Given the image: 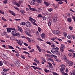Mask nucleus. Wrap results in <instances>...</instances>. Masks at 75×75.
<instances>
[{
	"mask_svg": "<svg viewBox=\"0 0 75 75\" xmlns=\"http://www.w3.org/2000/svg\"><path fill=\"white\" fill-rule=\"evenodd\" d=\"M58 50H59V48L58 47H56L55 48H52L51 50V51L53 54H56V53L58 52Z\"/></svg>",
	"mask_w": 75,
	"mask_h": 75,
	"instance_id": "obj_1",
	"label": "nucleus"
},
{
	"mask_svg": "<svg viewBox=\"0 0 75 75\" xmlns=\"http://www.w3.org/2000/svg\"><path fill=\"white\" fill-rule=\"evenodd\" d=\"M57 19H58V16L56 15L53 18V21L54 23H55L57 21Z\"/></svg>",
	"mask_w": 75,
	"mask_h": 75,
	"instance_id": "obj_2",
	"label": "nucleus"
},
{
	"mask_svg": "<svg viewBox=\"0 0 75 75\" xmlns=\"http://www.w3.org/2000/svg\"><path fill=\"white\" fill-rule=\"evenodd\" d=\"M14 64L17 67H19L20 66V64L17 61H15L14 62Z\"/></svg>",
	"mask_w": 75,
	"mask_h": 75,
	"instance_id": "obj_3",
	"label": "nucleus"
},
{
	"mask_svg": "<svg viewBox=\"0 0 75 75\" xmlns=\"http://www.w3.org/2000/svg\"><path fill=\"white\" fill-rule=\"evenodd\" d=\"M31 23L30 22L28 21L26 23V26L28 27H31Z\"/></svg>",
	"mask_w": 75,
	"mask_h": 75,
	"instance_id": "obj_4",
	"label": "nucleus"
},
{
	"mask_svg": "<svg viewBox=\"0 0 75 75\" xmlns=\"http://www.w3.org/2000/svg\"><path fill=\"white\" fill-rule=\"evenodd\" d=\"M18 42H17V43L20 45V46H21L22 45V44H23V41H21L20 40H18Z\"/></svg>",
	"mask_w": 75,
	"mask_h": 75,
	"instance_id": "obj_5",
	"label": "nucleus"
},
{
	"mask_svg": "<svg viewBox=\"0 0 75 75\" xmlns=\"http://www.w3.org/2000/svg\"><path fill=\"white\" fill-rule=\"evenodd\" d=\"M53 33L54 34H57V35H59V33H60V32L59 31V30H56V31H54L53 32Z\"/></svg>",
	"mask_w": 75,
	"mask_h": 75,
	"instance_id": "obj_6",
	"label": "nucleus"
},
{
	"mask_svg": "<svg viewBox=\"0 0 75 75\" xmlns=\"http://www.w3.org/2000/svg\"><path fill=\"white\" fill-rule=\"evenodd\" d=\"M44 3L45 6H49L50 5V3L47 2V1H44Z\"/></svg>",
	"mask_w": 75,
	"mask_h": 75,
	"instance_id": "obj_7",
	"label": "nucleus"
},
{
	"mask_svg": "<svg viewBox=\"0 0 75 75\" xmlns=\"http://www.w3.org/2000/svg\"><path fill=\"white\" fill-rule=\"evenodd\" d=\"M52 20H50L48 22V25L49 26H51V24H52Z\"/></svg>",
	"mask_w": 75,
	"mask_h": 75,
	"instance_id": "obj_8",
	"label": "nucleus"
},
{
	"mask_svg": "<svg viewBox=\"0 0 75 75\" xmlns=\"http://www.w3.org/2000/svg\"><path fill=\"white\" fill-rule=\"evenodd\" d=\"M18 31L21 32V33H23V30L21 29V27H20L19 26H18Z\"/></svg>",
	"mask_w": 75,
	"mask_h": 75,
	"instance_id": "obj_9",
	"label": "nucleus"
},
{
	"mask_svg": "<svg viewBox=\"0 0 75 75\" xmlns=\"http://www.w3.org/2000/svg\"><path fill=\"white\" fill-rule=\"evenodd\" d=\"M64 70H65V67H62L60 69L61 72L62 73H64Z\"/></svg>",
	"mask_w": 75,
	"mask_h": 75,
	"instance_id": "obj_10",
	"label": "nucleus"
},
{
	"mask_svg": "<svg viewBox=\"0 0 75 75\" xmlns=\"http://www.w3.org/2000/svg\"><path fill=\"white\" fill-rule=\"evenodd\" d=\"M30 10H32V11H37V9L36 8H31V7L30 8Z\"/></svg>",
	"mask_w": 75,
	"mask_h": 75,
	"instance_id": "obj_11",
	"label": "nucleus"
},
{
	"mask_svg": "<svg viewBox=\"0 0 75 75\" xmlns=\"http://www.w3.org/2000/svg\"><path fill=\"white\" fill-rule=\"evenodd\" d=\"M9 12L13 16H16V14L13 12L12 11H9Z\"/></svg>",
	"mask_w": 75,
	"mask_h": 75,
	"instance_id": "obj_12",
	"label": "nucleus"
},
{
	"mask_svg": "<svg viewBox=\"0 0 75 75\" xmlns=\"http://www.w3.org/2000/svg\"><path fill=\"white\" fill-rule=\"evenodd\" d=\"M41 36L42 38H44L45 37V35L44 33H42L41 34Z\"/></svg>",
	"mask_w": 75,
	"mask_h": 75,
	"instance_id": "obj_13",
	"label": "nucleus"
},
{
	"mask_svg": "<svg viewBox=\"0 0 75 75\" xmlns=\"http://www.w3.org/2000/svg\"><path fill=\"white\" fill-rule=\"evenodd\" d=\"M69 66H72L73 65V62L71 61H69L68 62Z\"/></svg>",
	"mask_w": 75,
	"mask_h": 75,
	"instance_id": "obj_14",
	"label": "nucleus"
},
{
	"mask_svg": "<svg viewBox=\"0 0 75 75\" xmlns=\"http://www.w3.org/2000/svg\"><path fill=\"white\" fill-rule=\"evenodd\" d=\"M11 30H12V28H8L7 29V31H8V33H10L11 31Z\"/></svg>",
	"mask_w": 75,
	"mask_h": 75,
	"instance_id": "obj_15",
	"label": "nucleus"
},
{
	"mask_svg": "<svg viewBox=\"0 0 75 75\" xmlns=\"http://www.w3.org/2000/svg\"><path fill=\"white\" fill-rule=\"evenodd\" d=\"M3 57L5 59H7V58H8V57H7V56H6V55L4 54L3 55Z\"/></svg>",
	"mask_w": 75,
	"mask_h": 75,
	"instance_id": "obj_16",
	"label": "nucleus"
},
{
	"mask_svg": "<svg viewBox=\"0 0 75 75\" xmlns=\"http://www.w3.org/2000/svg\"><path fill=\"white\" fill-rule=\"evenodd\" d=\"M15 36H17L18 37H19L20 36V34L19 33H17L15 35Z\"/></svg>",
	"mask_w": 75,
	"mask_h": 75,
	"instance_id": "obj_17",
	"label": "nucleus"
},
{
	"mask_svg": "<svg viewBox=\"0 0 75 75\" xmlns=\"http://www.w3.org/2000/svg\"><path fill=\"white\" fill-rule=\"evenodd\" d=\"M72 35H68L67 36V38L69 39L70 40H71L72 39Z\"/></svg>",
	"mask_w": 75,
	"mask_h": 75,
	"instance_id": "obj_18",
	"label": "nucleus"
},
{
	"mask_svg": "<svg viewBox=\"0 0 75 75\" xmlns=\"http://www.w3.org/2000/svg\"><path fill=\"white\" fill-rule=\"evenodd\" d=\"M16 33V32L15 30L13 31L12 32L11 34L12 35H14V36H15V34Z\"/></svg>",
	"mask_w": 75,
	"mask_h": 75,
	"instance_id": "obj_19",
	"label": "nucleus"
},
{
	"mask_svg": "<svg viewBox=\"0 0 75 75\" xmlns=\"http://www.w3.org/2000/svg\"><path fill=\"white\" fill-rule=\"evenodd\" d=\"M36 2L37 3H38V4H39L42 2V1L41 0H37Z\"/></svg>",
	"mask_w": 75,
	"mask_h": 75,
	"instance_id": "obj_20",
	"label": "nucleus"
},
{
	"mask_svg": "<svg viewBox=\"0 0 75 75\" xmlns=\"http://www.w3.org/2000/svg\"><path fill=\"white\" fill-rule=\"evenodd\" d=\"M61 48H65V45H64V44H61Z\"/></svg>",
	"mask_w": 75,
	"mask_h": 75,
	"instance_id": "obj_21",
	"label": "nucleus"
},
{
	"mask_svg": "<svg viewBox=\"0 0 75 75\" xmlns=\"http://www.w3.org/2000/svg\"><path fill=\"white\" fill-rule=\"evenodd\" d=\"M48 64L49 65L50 68H53V66H52V64H51V63L49 62L48 63Z\"/></svg>",
	"mask_w": 75,
	"mask_h": 75,
	"instance_id": "obj_22",
	"label": "nucleus"
},
{
	"mask_svg": "<svg viewBox=\"0 0 75 75\" xmlns=\"http://www.w3.org/2000/svg\"><path fill=\"white\" fill-rule=\"evenodd\" d=\"M48 61H52V62H54V60H53V59L50 58H48Z\"/></svg>",
	"mask_w": 75,
	"mask_h": 75,
	"instance_id": "obj_23",
	"label": "nucleus"
},
{
	"mask_svg": "<svg viewBox=\"0 0 75 75\" xmlns=\"http://www.w3.org/2000/svg\"><path fill=\"white\" fill-rule=\"evenodd\" d=\"M31 22L33 24H34V25H36L37 26H38V25L37 24H36V23L34 22H33V21H31Z\"/></svg>",
	"mask_w": 75,
	"mask_h": 75,
	"instance_id": "obj_24",
	"label": "nucleus"
},
{
	"mask_svg": "<svg viewBox=\"0 0 75 75\" xmlns=\"http://www.w3.org/2000/svg\"><path fill=\"white\" fill-rule=\"evenodd\" d=\"M39 69V70H40V71H42V70L41 68L38 67H36V68H34V69Z\"/></svg>",
	"mask_w": 75,
	"mask_h": 75,
	"instance_id": "obj_25",
	"label": "nucleus"
},
{
	"mask_svg": "<svg viewBox=\"0 0 75 75\" xmlns=\"http://www.w3.org/2000/svg\"><path fill=\"white\" fill-rule=\"evenodd\" d=\"M54 55L53 54H49L48 56L50 58H54Z\"/></svg>",
	"mask_w": 75,
	"mask_h": 75,
	"instance_id": "obj_26",
	"label": "nucleus"
},
{
	"mask_svg": "<svg viewBox=\"0 0 75 75\" xmlns=\"http://www.w3.org/2000/svg\"><path fill=\"white\" fill-rule=\"evenodd\" d=\"M68 55L69 57H72V55H73V54L69 53L68 54Z\"/></svg>",
	"mask_w": 75,
	"mask_h": 75,
	"instance_id": "obj_27",
	"label": "nucleus"
},
{
	"mask_svg": "<svg viewBox=\"0 0 75 75\" xmlns=\"http://www.w3.org/2000/svg\"><path fill=\"white\" fill-rule=\"evenodd\" d=\"M67 20L69 21V22H70V23H71V22L72 21L71 18H68Z\"/></svg>",
	"mask_w": 75,
	"mask_h": 75,
	"instance_id": "obj_28",
	"label": "nucleus"
},
{
	"mask_svg": "<svg viewBox=\"0 0 75 75\" xmlns=\"http://www.w3.org/2000/svg\"><path fill=\"white\" fill-rule=\"evenodd\" d=\"M20 24L21 25H25V22H22L20 23Z\"/></svg>",
	"mask_w": 75,
	"mask_h": 75,
	"instance_id": "obj_29",
	"label": "nucleus"
},
{
	"mask_svg": "<svg viewBox=\"0 0 75 75\" xmlns=\"http://www.w3.org/2000/svg\"><path fill=\"white\" fill-rule=\"evenodd\" d=\"M28 33H29V30L27 29L26 30V31L25 32V33L27 35Z\"/></svg>",
	"mask_w": 75,
	"mask_h": 75,
	"instance_id": "obj_30",
	"label": "nucleus"
},
{
	"mask_svg": "<svg viewBox=\"0 0 75 75\" xmlns=\"http://www.w3.org/2000/svg\"><path fill=\"white\" fill-rule=\"evenodd\" d=\"M38 18H40V17H41V18H42V15L40 14H39L38 16Z\"/></svg>",
	"mask_w": 75,
	"mask_h": 75,
	"instance_id": "obj_31",
	"label": "nucleus"
},
{
	"mask_svg": "<svg viewBox=\"0 0 75 75\" xmlns=\"http://www.w3.org/2000/svg\"><path fill=\"white\" fill-rule=\"evenodd\" d=\"M3 71H4V72H7L8 71V70H7V69L4 68V69L3 70Z\"/></svg>",
	"mask_w": 75,
	"mask_h": 75,
	"instance_id": "obj_32",
	"label": "nucleus"
},
{
	"mask_svg": "<svg viewBox=\"0 0 75 75\" xmlns=\"http://www.w3.org/2000/svg\"><path fill=\"white\" fill-rule=\"evenodd\" d=\"M63 34L64 35V37H66L67 35V33H66L65 32H64L63 33Z\"/></svg>",
	"mask_w": 75,
	"mask_h": 75,
	"instance_id": "obj_33",
	"label": "nucleus"
},
{
	"mask_svg": "<svg viewBox=\"0 0 75 75\" xmlns=\"http://www.w3.org/2000/svg\"><path fill=\"white\" fill-rule=\"evenodd\" d=\"M60 51L62 52H63L64 51V48H60Z\"/></svg>",
	"mask_w": 75,
	"mask_h": 75,
	"instance_id": "obj_34",
	"label": "nucleus"
},
{
	"mask_svg": "<svg viewBox=\"0 0 75 75\" xmlns=\"http://www.w3.org/2000/svg\"><path fill=\"white\" fill-rule=\"evenodd\" d=\"M3 65V63L2 61H0V66H2Z\"/></svg>",
	"mask_w": 75,
	"mask_h": 75,
	"instance_id": "obj_35",
	"label": "nucleus"
},
{
	"mask_svg": "<svg viewBox=\"0 0 75 75\" xmlns=\"http://www.w3.org/2000/svg\"><path fill=\"white\" fill-rule=\"evenodd\" d=\"M38 40V41H43V40L41 39V38H37Z\"/></svg>",
	"mask_w": 75,
	"mask_h": 75,
	"instance_id": "obj_36",
	"label": "nucleus"
},
{
	"mask_svg": "<svg viewBox=\"0 0 75 75\" xmlns=\"http://www.w3.org/2000/svg\"><path fill=\"white\" fill-rule=\"evenodd\" d=\"M8 47H9V48H10V49H13L14 50V48H13V47H12L11 46H9L8 45Z\"/></svg>",
	"mask_w": 75,
	"mask_h": 75,
	"instance_id": "obj_37",
	"label": "nucleus"
},
{
	"mask_svg": "<svg viewBox=\"0 0 75 75\" xmlns=\"http://www.w3.org/2000/svg\"><path fill=\"white\" fill-rule=\"evenodd\" d=\"M1 19L2 20H4V21H7V20L5 19V18L3 17H2Z\"/></svg>",
	"mask_w": 75,
	"mask_h": 75,
	"instance_id": "obj_38",
	"label": "nucleus"
},
{
	"mask_svg": "<svg viewBox=\"0 0 75 75\" xmlns=\"http://www.w3.org/2000/svg\"><path fill=\"white\" fill-rule=\"evenodd\" d=\"M27 38L28 40V41H29V42H31V40H30V38H29L27 37Z\"/></svg>",
	"mask_w": 75,
	"mask_h": 75,
	"instance_id": "obj_39",
	"label": "nucleus"
},
{
	"mask_svg": "<svg viewBox=\"0 0 75 75\" xmlns=\"http://www.w3.org/2000/svg\"><path fill=\"white\" fill-rule=\"evenodd\" d=\"M48 11H50V12H51V11H52V8H50L48 9Z\"/></svg>",
	"mask_w": 75,
	"mask_h": 75,
	"instance_id": "obj_40",
	"label": "nucleus"
},
{
	"mask_svg": "<svg viewBox=\"0 0 75 75\" xmlns=\"http://www.w3.org/2000/svg\"><path fill=\"white\" fill-rule=\"evenodd\" d=\"M7 0H5V1H4L3 2L4 4H7Z\"/></svg>",
	"mask_w": 75,
	"mask_h": 75,
	"instance_id": "obj_41",
	"label": "nucleus"
},
{
	"mask_svg": "<svg viewBox=\"0 0 75 75\" xmlns=\"http://www.w3.org/2000/svg\"><path fill=\"white\" fill-rule=\"evenodd\" d=\"M46 43L48 44H49V45H51V43L50 42H46Z\"/></svg>",
	"mask_w": 75,
	"mask_h": 75,
	"instance_id": "obj_42",
	"label": "nucleus"
},
{
	"mask_svg": "<svg viewBox=\"0 0 75 75\" xmlns=\"http://www.w3.org/2000/svg\"><path fill=\"white\" fill-rule=\"evenodd\" d=\"M10 39L12 41H13L14 40V38L13 37H11L10 38Z\"/></svg>",
	"mask_w": 75,
	"mask_h": 75,
	"instance_id": "obj_43",
	"label": "nucleus"
},
{
	"mask_svg": "<svg viewBox=\"0 0 75 75\" xmlns=\"http://www.w3.org/2000/svg\"><path fill=\"white\" fill-rule=\"evenodd\" d=\"M51 40L52 41H55V38H51Z\"/></svg>",
	"mask_w": 75,
	"mask_h": 75,
	"instance_id": "obj_44",
	"label": "nucleus"
},
{
	"mask_svg": "<svg viewBox=\"0 0 75 75\" xmlns=\"http://www.w3.org/2000/svg\"><path fill=\"white\" fill-rule=\"evenodd\" d=\"M42 18H43V20H45L47 19V18L45 16H44L43 17H42Z\"/></svg>",
	"mask_w": 75,
	"mask_h": 75,
	"instance_id": "obj_45",
	"label": "nucleus"
},
{
	"mask_svg": "<svg viewBox=\"0 0 75 75\" xmlns=\"http://www.w3.org/2000/svg\"><path fill=\"white\" fill-rule=\"evenodd\" d=\"M58 3V4H63V2L62 1H59Z\"/></svg>",
	"mask_w": 75,
	"mask_h": 75,
	"instance_id": "obj_46",
	"label": "nucleus"
},
{
	"mask_svg": "<svg viewBox=\"0 0 75 75\" xmlns=\"http://www.w3.org/2000/svg\"><path fill=\"white\" fill-rule=\"evenodd\" d=\"M52 6H53V7H55V8H58V6H56L55 4H53Z\"/></svg>",
	"mask_w": 75,
	"mask_h": 75,
	"instance_id": "obj_47",
	"label": "nucleus"
},
{
	"mask_svg": "<svg viewBox=\"0 0 75 75\" xmlns=\"http://www.w3.org/2000/svg\"><path fill=\"white\" fill-rule=\"evenodd\" d=\"M38 31H39V32H40V31H41V30H42V29H41V28L40 27H38Z\"/></svg>",
	"mask_w": 75,
	"mask_h": 75,
	"instance_id": "obj_48",
	"label": "nucleus"
},
{
	"mask_svg": "<svg viewBox=\"0 0 75 75\" xmlns=\"http://www.w3.org/2000/svg\"><path fill=\"white\" fill-rule=\"evenodd\" d=\"M65 61L67 63H69V59H67Z\"/></svg>",
	"mask_w": 75,
	"mask_h": 75,
	"instance_id": "obj_49",
	"label": "nucleus"
},
{
	"mask_svg": "<svg viewBox=\"0 0 75 75\" xmlns=\"http://www.w3.org/2000/svg\"><path fill=\"white\" fill-rule=\"evenodd\" d=\"M45 71L46 72H48L50 71L48 70H47L46 69H45Z\"/></svg>",
	"mask_w": 75,
	"mask_h": 75,
	"instance_id": "obj_50",
	"label": "nucleus"
},
{
	"mask_svg": "<svg viewBox=\"0 0 75 75\" xmlns=\"http://www.w3.org/2000/svg\"><path fill=\"white\" fill-rule=\"evenodd\" d=\"M37 47L39 49V52H41V49H40V47H39V46H37Z\"/></svg>",
	"mask_w": 75,
	"mask_h": 75,
	"instance_id": "obj_51",
	"label": "nucleus"
},
{
	"mask_svg": "<svg viewBox=\"0 0 75 75\" xmlns=\"http://www.w3.org/2000/svg\"><path fill=\"white\" fill-rule=\"evenodd\" d=\"M34 51V49H32V50H30V52H33Z\"/></svg>",
	"mask_w": 75,
	"mask_h": 75,
	"instance_id": "obj_52",
	"label": "nucleus"
},
{
	"mask_svg": "<svg viewBox=\"0 0 75 75\" xmlns=\"http://www.w3.org/2000/svg\"><path fill=\"white\" fill-rule=\"evenodd\" d=\"M23 53H24L25 54H28V55H30V53L26 52H23Z\"/></svg>",
	"mask_w": 75,
	"mask_h": 75,
	"instance_id": "obj_53",
	"label": "nucleus"
},
{
	"mask_svg": "<svg viewBox=\"0 0 75 75\" xmlns=\"http://www.w3.org/2000/svg\"><path fill=\"white\" fill-rule=\"evenodd\" d=\"M0 13H1L2 14H4V12L1 11V10H0Z\"/></svg>",
	"mask_w": 75,
	"mask_h": 75,
	"instance_id": "obj_54",
	"label": "nucleus"
},
{
	"mask_svg": "<svg viewBox=\"0 0 75 75\" xmlns=\"http://www.w3.org/2000/svg\"><path fill=\"white\" fill-rule=\"evenodd\" d=\"M56 46L55 45H51V47H52V48H55V47Z\"/></svg>",
	"mask_w": 75,
	"mask_h": 75,
	"instance_id": "obj_55",
	"label": "nucleus"
},
{
	"mask_svg": "<svg viewBox=\"0 0 75 75\" xmlns=\"http://www.w3.org/2000/svg\"><path fill=\"white\" fill-rule=\"evenodd\" d=\"M2 47H4L5 48H7V47H6V46L4 45H2Z\"/></svg>",
	"mask_w": 75,
	"mask_h": 75,
	"instance_id": "obj_56",
	"label": "nucleus"
},
{
	"mask_svg": "<svg viewBox=\"0 0 75 75\" xmlns=\"http://www.w3.org/2000/svg\"><path fill=\"white\" fill-rule=\"evenodd\" d=\"M69 28L70 30H72V28H73L72 27H71V26L69 27Z\"/></svg>",
	"mask_w": 75,
	"mask_h": 75,
	"instance_id": "obj_57",
	"label": "nucleus"
},
{
	"mask_svg": "<svg viewBox=\"0 0 75 75\" xmlns=\"http://www.w3.org/2000/svg\"><path fill=\"white\" fill-rule=\"evenodd\" d=\"M53 74L54 75H59V74L55 72H53Z\"/></svg>",
	"mask_w": 75,
	"mask_h": 75,
	"instance_id": "obj_58",
	"label": "nucleus"
},
{
	"mask_svg": "<svg viewBox=\"0 0 75 75\" xmlns=\"http://www.w3.org/2000/svg\"><path fill=\"white\" fill-rule=\"evenodd\" d=\"M21 58H23V59H25V57H24V56L21 55Z\"/></svg>",
	"mask_w": 75,
	"mask_h": 75,
	"instance_id": "obj_59",
	"label": "nucleus"
},
{
	"mask_svg": "<svg viewBox=\"0 0 75 75\" xmlns=\"http://www.w3.org/2000/svg\"><path fill=\"white\" fill-rule=\"evenodd\" d=\"M23 44H24V45H25V46H28V44L25 43H23Z\"/></svg>",
	"mask_w": 75,
	"mask_h": 75,
	"instance_id": "obj_60",
	"label": "nucleus"
},
{
	"mask_svg": "<svg viewBox=\"0 0 75 75\" xmlns=\"http://www.w3.org/2000/svg\"><path fill=\"white\" fill-rule=\"evenodd\" d=\"M16 5L18 6V7H20V5L19 4H18V3L16 4Z\"/></svg>",
	"mask_w": 75,
	"mask_h": 75,
	"instance_id": "obj_61",
	"label": "nucleus"
},
{
	"mask_svg": "<svg viewBox=\"0 0 75 75\" xmlns=\"http://www.w3.org/2000/svg\"><path fill=\"white\" fill-rule=\"evenodd\" d=\"M72 38L73 39H74V40H75V37L74 36L72 35Z\"/></svg>",
	"mask_w": 75,
	"mask_h": 75,
	"instance_id": "obj_62",
	"label": "nucleus"
},
{
	"mask_svg": "<svg viewBox=\"0 0 75 75\" xmlns=\"http://www.w3.org/2000/svg\"><path fill=\"white\" fill-rule=\"evenodd\" d=\"M73 75H75V70H74L73 72Z\"/></svg>",
	"mask_w": 75,
	"mask_h": 75,
	"instance_id": "obj_63",
	"label": "nucleus"
},
{
	"mask_svg": "<svg viewBox=\"0 0 75 75\" xmlns=\"http://www.w3.org/2000/svg\"><path fill=\"white\" fill-rule=\"evenodd\" d=\"M63 75H68L67 73H63Z\"/></svg>",
	"mask_w": 75,
	"mask_h": 75,
	"instance_id": "obj_64",
	"label": "nucleus"
}]
</instances>
